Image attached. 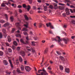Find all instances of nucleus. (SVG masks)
Here are the masks:
<instances>
[{"label":"nucleus","mask_w":75,"mask_h":75,"mask_svg":"<svg viewBox=\"0 0 75 75\" xmlns=\"http://www.w3.org/2000/svg\"><path fill=\"white\" fill-rule=\"evenodd\" d=\"M25 18L26 20H28V18L27 17V16L26 15H24Z\"/></svg>","instance_id":"obj_26"},{"label":"nucleus","mask_w":75,"mask_h":75,"mask_svg":"<svg viewBox=\"0 0 75 75\" xmlns=\"http://www.w3.org/2000/svg\"><path fill=\"white\" fill-rule=\"evenodd\" d=\"M3 55V52L2 51H0V56H2Z\"/></svg>","instance_id":"obj_40"},{"label":"nucleus","mask_w":75,"mask_h":75,"mask_svg":"<svg viewBox=\"0 0 75 75\" xmlns=\"http://www.w3.org/2000/svg\"><path fill=\"white\" fill-rule=\"evenodd\" d=\"M18 8H22V6L21 5H19L18 6Z\"/></svg>","instance_id":"obj_53"},{"label":"nucleus","mask_w":75,"mask_h":75,"mask_svg":"<svg viewBox=\"0 0 75 75\" xmlns=\"http://www.w3.org/2000/svg\"><path fill=\"white\" fill-rule=\"evenodd\" d=\"M20 49V48L19 47H18L16 49L17 50H19Z\"/></svg>","instance_id":"obj_59"},{"label":"nucleus","mask_w":75,"mask_h":75,"mask_svg":"<svg viewBox=\"0 0 75 75\" xmlns=\"http://www.w3.org/2000/svg\"><path fill=\"white\" fill-rule=\"evenodd\" d=\"M15 31V29L14 28H13L12 30V33H13L14 31Z\"/></svg>","instance_id":"obj_48"},{"label":"nucleus","mask_w":75,"mask_h":75,"mask_svg":"<svg viewBox=\"0 0 75 75\" xmlns=\"http://www.w3.org/2000/svg\"><path fill=\"white\" fill-rule=\"evenodd\" d=\"M33 48L32 47H30L28 46H26V48L27 50H28V51H31V50H32V48Z\"/></svg>","instance_id":"obj_9"},{"label":"nucleus","mask_w":75,"mask_h":75,"mask_svg":"<svg viewBox=\"0 0 75 75\" xmlns=\"http://www.w3.org/2000/svg\"><path fill=\"white\" fill-rule=\"evenodd\" d=\"M3 32L4 33H5V34H6V29H4L2 30Z\"/></svg>","instance_id":"obj_50"},{"label":"nucleus","mask_w":75,"mask_h":75,"mask_svg":"<svg viewBox=\"0 0 75 75\" xmlns=\"http://www.w3.org/2000/svg\"><path fill=\"white\" fill-rule=\"evenodd\" d=\"M63 41H64V42L66 44H67L68 42L69 41V39L67 38L66 39H63Z\"/></svg>","instance_id":"obj_7"},{"label":"nucleus","mask_w":75,"mask_h":75,"mask_svg":"<svg viewBox=\"0 0 75 75\" xmlns=\"http://www.w3.org/2000/svg\"><path fill=\"white\" fill-rule=\"evenodd\" d=\"M38 72L40 74H38L37 73H36V75H48V73L44 69V68H43L42 69H40L38 70Z\"/></svg>","instance_id":"obj_1"},{"label":"nucleus","mask_w":75,"mask_h":75,"mask_svg":"<svg viewBox=\"0 0 75 75\" xmlns=\"http://www.w3.org/2000/svg\"><path fill=\"white\" fill-rule=\"evenodd\" d=\"M28 0L30 4H31L32 3V0Z\"/></svg>","instance_id":"obj_52"},{"label":"nucleus","mask_w":75,"mask_h":75,"mask_svg":"<svg viewBox=\"0 0 75 75\" xmlns=\"http://www.w3.org/2000/svg\"><path fill=\"white\" fill-rule=\"evenodd\" d=\"M19 61L21 62H23V59H22V58H21V56H20L19 57Z\"/></svg>","instance_id":"obj_16"},{"label":"nucleus","mask_w":75,"mask_h":75,"mask_svg":"<svg viewBox=\"0 0 75 75\" xmlns=\"http://www.w3.org/2000/svg\"><path fill=\"white\" fill-rule=\"evenodd\" d=\"M48 69H49V70H51V69H52L50 66H49L48 67Z\"/></svg>","instance_id":"obj_54"},{"label":"nucleus","mask_w":75,"mask_h":75,"mask_svg":"<svg viewBox=\"0 0 75 75\" xmlns=\"http://www.w3.org/2000/svg\"><path fill=\"white\" fill-rule=\"evenodd\" d=\"M70 7L71 8H75V7L73 5H71Z\"/></svg>","instance_id":"obj_56"},{"label":"nucleus","mask_w":75,"mask_h":75,"mask_svg":"<svg viewBox=\"0 0 75 75\" xmlns=\"http://www.w3.org/2000/svg\"><path fill=\"white\" fill-rule=\"evenodd\" d=\"M64 28H67V25H64L63 26Z\"/></svg>","instance_id":"obj_64"},{"label":"nucleus","mask_w":75,"mask_h":75,"mask_svg":"<svg viewBox=\"0 0 75 75\" xmlns=\"http://www.w3.org/2000/svg\"><path fill=\"white\" fill-rule=\"evenodd\" d=\"M13 44H14V45H16V46L17 45V42L16 41H14L13 42Z\"/></svg>","instance_id":"obj_36"},{"label":"nucleus","mask_w":75,"mask_h":75,"mask_svg":"<svg viewBox=\"0 0 75 75\" xmlns=\"http://www.w3.org/2000/svg\"><path fill=\"white\" fill-rule=\"evenodd\" d=\"M42 42L43 43V44H44L45 42V40H42Z\"/></svg>","instance_id":"obj_57"},{"label":"nucleus","mask_w":75,"mask_h":75,"mask_svg":"<svg viewBox=\"0 0 75 75\" xmlns=\"http://www.w3.org/2000/svg\"><path fill=\"white\" fill-rule=\"evenodd\" d=\"M59 68L60 70H61V71H62V70H63V69H64V67H62V66L61 65H60Z\"/></svg>","instance_id":"obj_24"},{"label":"nucleus","mask_w":75,"mask_h":75,"mask_svg":"<svg viewBox=\"0 0 75 75\" xmlns=\"http://www.w3.org/2000/svg\"><path fill=\"white\" fill-rule=\"evenodd\" d=\"M21 70L22 71H24V66L22 65L21 66Z\"/></svg>","instance_id":"obj_22"},{"label":"nucleus","mask_w":75,"mask_h":75,"mask_svg":"<svg viewBox=\"0 0 75 75\" xmlns=\"http://www.w3.org/2000/svg\"><path fill=\"white\" fill-rule=\"evenodd\" d=\"M52 41H58V42H60L62 40L60 37L59 36H57L55 38H52Z\"/></svg>","instance_id":"obj_2"},{"label":"nucleus","mask_w":75,"mask_h":75,"mask_svg":"<svg viewBox=\"0 0 75 75\" xmlns=\"http://www.w3.org/2000/svg\"><path fill=\"white\" fill-rule=\"evenodd\" d=\"M23 31H28V30H27V29L26 28H24L23 29Z\"/></svg>","instance_id":"obj_42"},{"label":"nucleus","mask_w":75,"mask_h":75,"mask_svg":"<svg viewBox=\"0 0 75 75\" xmlns=\"http://www.w3.org/2000/svg\"><path fill=\"white\" fill-rule=\"evenodd\" d=\"M6 74H7L8 75H10V74H11V72H6Z\"/></svg>","instance_id":"obj_60"},{"label":"nucleus","mask_w":75,"mask_h":75,"mask_svg":"<svg viewBox=\"0 0 75 75\" xmlns=\"http://www.w3.org/2000/svg\"><path fill=\"white\" fill-rule=\"evenodd\" d=\"M49 33H50V34H51L53 35L54 34V33H53V32H52V31L50 30L49 31Z\"/></svg>","instance_id":"obj_27"},{"label":"nucleus","mask_w":75,"mask_h":75,"mask_svg":"<svg viewBox=\"0 0 75 75\" xmlns=\"http://www.w3.org/2000/svg\"><path fill=\"white\" fill-rule=\"evenodd\" d=\"M17 71L18 72V73H19V74H21L22 73L20 71V69H18L17 70Z\"/></svg>","instance_id":"obj_29"},{"label":"nucleus","mask_w":75,"mask_h":75,"mask_svg":"<svg viewBox=\"0 0 75 75\" xmlns=\"http://www.w3.org/2000/svg\"><path fill=\"white\" fill-rule=\"evenodd\" d=\"M66 14L67 15H69V14H70V13L69 11V9H68V8H66Z\"/></svg>","instance_id":"obj_8"},{"label":"nucleus","mask_w":75,"mask_h":75,"mask_svg":"<svg viewBox=\"0 0 75 75\" xmlns=\"http://www.w3.org/2000/svg\"><path fill=\"white\" fill-rule=\"evenodd\" d=\"M33 9H34V10H35V9H36V8H36V7L35 6H33Z\"/></svg>","instance_id":"obj_63"},{"label":"nucleus","mask_w":75,"mask_h":75,"mask_svg":"<svg viewBox=\"0 0 75 75\" xmlns=\"http://www.w3.org/2000/svg\"><path fill=\"white\" fill-rule=\"evenodd\" d=\"M65 71L67 73H69V69L68 68H65Z\"/></svg>","instance_id":"obj_11"},{"label":"nucleus","mask_w":75,"mask_h":75,"mask_svg":"<svg viewBox=\"0 0 75 75\" xmlns=\"http://www.w3.org/2000/svg\"><path fill=\"white\" fill-rule=\"evenodd\" d=\"M12 48L13 50H15L16 48V47L14 46H13L12 47Z\"/></svg>","instance_id":"obj_46"},{"label":"nucleus","mask_w":75,"mask_h":75,"mask_svg":"<svg viewBox=\"0 0 75 75\" xmlns=\"http://www.w3.org/2000/svg\"><path fill=\"white\" fill-rule=\"evenodd\" d=\"M32 52L33 53H34L35 52V50H34V48H33L32 49Z\"/></svg>","instance_id":"obj_33"},{"label":"nucleus","mask_w":75,"mask_h":75,"mask_svg":"<svg viewBox=\"0 0 75 75\" xmlns=\"http://www.w3.org/2000/svg\"><path fill=\"white\" fill-rule=\"evenodd\" d=\"M46 25L47 27H48L49 26H50V28H51L52 29H54V26L52 25H51V23H47Z\"/></svg>","instance_id":"obj_3"},{"label":"nucleus","mask_w":75,"mask_h":75,"mask_svg":"<svg viewBox=\"0 0 75 75\" xmlns=\"http://www.w3.org/2000/svg\"><path fill=\"white\" fill-rule=\"evenodd\" d=\"M35 42H32V45H33L34 46H35Z\"/></svg>","instance_id":"obj_35"},{"label":"nucleus","mask_w":75,"mask_h":75,"mask_svg":"<svg viewBox=\"0 0 75 75\" xmlns=\"http://www.w3.org/2000/svg\"><path fill=\"white\" fill-rule=\"evenodd\" d=\"M16 35L17 37H20V38H21V35L19 34H16Z\"/></svg>","instance_id":"obj_31"},{"label":"nucleus","mask_w":75,"mask_h":75,"mask_svg":"<svg viewBox=\"0 0 75 75\" xmlns=\"http://www.w3.org/2000/svg\"><path fill=\"white\" fill-rule=\"evenodd\" d=\"M6 46H8V47L9 46V45L8 43H6Z\"/></svg>","instance_id":"obj_55"},{"label":"nucleus","mask_w":75,"mask_h":75,"mask_svg":"<svg viewBox=\"0 0 75 75\" xmlns=\"http://www.w3.org/2000/svg\"><path fill=\"white\" fill-rule=\"evenodd\" d=\"M8 51L9 52H12V50L10 48H8Z\"/></svg>","instance_id":"obj_32"},{"label":"nucleus","mask_w":75,"mask_h":75,"mask_svg":"<svg viewBox=\"0 0 75 75\" xmlns=\"http://www.w3.org/2000/svg\"><path fill=\"white\" fill-rule=\"evenodd\" d=\"M49 8H51V9H52V8H54V7H53L52 5H51L50 6Z\"/></svg>","instance_id":"obj_37"},{"label":"nucleus","mask_w":75,"mask_h":75,"mask_svg":"<svg viewBox=\"0 0 75 75\" xmlns=\"http://www.w3.org/2000/svg\"><path fill=\"white\" fill-rule=\"evenodd\" d=\"M3 37V35L1 33H0V38H1Z\"/></svg>","instance_id":"obj_44"},{"label":"nucleus","mask_w":75,"mask_h":75,"mask_svg":"<svg viewBox=\"0 0 75 75\" xmlns=\"http://www.w3.org/2000/svg\"><path fill=\"white\" fill-rule=\"evenodd\" d=\"M57 54L58 55H62V53L59 52H57Z\"/></svg>","instance_id":"obj_30"},{"label":"nucleus","mask_w":75,"mask_h":75,"mask_svg":"<svg viewBox=\"0 0 75 75\" xmlns=\"http://www.w3.org/2000/svg\"><path fill=\"white\" fill-rule=\"evenodd\" d=\"M28 40H27L25 41V42H24V44H28Z\"/></svg>","instance_id":"obj_38"},{"label":"nucleus","mask_w":75,"mask_h":75,"mask_svg":"<svg viewBox=\"0 0 75 75\" xmlns=\"http://www.w3.org/2000/svg\"><path fill=\"white\" fill-rule=\"evenodd\" d=\"M65 1V3H71V1L70 0H64Z\"/></svg>","instance_id":"obj_20"},{"label":"nucleus","mask_w":75,"mask_h":75,"mask_svg":"<svg viewBox=\"0 0 75 75\" xmlns=\"http://www.w3.org/2000/svg\"><path fill=\"white\" fill-rule=\"evenodd\" d=\"M59 5H60V6H65V4H62V3H59Z\"/></svg>","instance_id":"obj_49"},{"label":"nucleus","mask_w":75,"mask_h":75,"mask_svg":"<svg viewBox=\"0 0 75 75\" xmlns=\"http://www.w3.org/2000/svg\"><path fill=\"white\" fill-rule=\"evenodd\" d=\"M9 24H10V23L7 22L5 23V24H4V27H7V26L9 25Z\"/></svg>","instance_id":"obj_15"},{"label":"nucleus","mask_w":75,"mask_h":75,"mask_svg":"<svg viewBox=\"0 0 75 75\" xmlns=\"http://www.w3.org/2000/svg\"><path fill=\"white\" fill-rule=\"evenodd\" d=\"M23 34H24V35H27V33L25 32H24L23 33Z\"/></svg>","instance_id":"obj_51"},{"label":"nucleus","mask_w":75,"mask_h":75,"mask_svg":"<svg viewBox=\"0 0 75 75\" xmlns=\"http://www.w3.org/2000/svg\"><path fill=\"white\" fill-rule=\"evenodd\" d=\"M23 8H25L26 7H27V6H26V5H25V4H23Z\"/></svg>","instance_id":"obj_43"},{"label":"nucleus","mask_w":75,"mask_h":75,"mask_svg":"<svg viewBox=\"0 0 75 75\" xmlns=\"http://www.w3.org/2000/svg\"><path fill=\"white\" fill-rule=\"evenodd\" d=\"M48 51V49L47 48L44 51V54H46Z\"/></svg>","instance_id":"obj_17"},{"label":"nucleus","mask_w":75,"mask_h":75,"mask_svg":"<svg viewBox=\"0 0 75 75\" xmlns=\"http://www.w3.org/2000/svg\"><path fill=\"white\" fill-rule=\"evenodd\" d=\"M4 63L5 65H8V62L6 60H4Z\"/></svg>","instance_id":"obj_13"},{"label":"nucleus","mask_w":75,"mask_h":75,"mask_svg":"<svg viewBox=\"0 0 75 75\" xmlns=\"http://www.w3.org/2000/svg\"><path fill=\"white\" fill-rule=\"evenodd\" d=\"M7 2H6L5 3H3L1 5V6L2 7H5V4H6V3Z\"/></svg>","instance_id":"obj_39"},{"label":"nucleus","mask_w":75,"mask_h":75,"mask_svg":"<svg viewBox=\"0 0 75 75\" xmlns=\"http://www.w3.org/2000/svg\"><path fill=\"white\" fill-rule=\"evenodd\" d=\"M28 8H27V10L28 11H29V10H30V9L31 7H30V6L29 5H28Z\"/></svg>","instance_id":"obj_41"},{"label":"nucleus","mask_w":75,"mask_h":75,"mask_svg":"<svg viewBox=\"0 0 75 75\" xmlns=\"http://www.w3.org/2000/svg\"><path fill=\"white\" fill-rule=\"evenodd\" d=\"M59 8L60 10H64V6H59Z\"/></svg>","instance_id":"obj_25"},{"label":"nucleus","mask_w":75,"mask_h":75,"mask_svg":"<svg viewBox=\"0 0 75 75\" xmlns=\"http://www.w3.org/2000/svg\"><path fill=\"white\" fill-rule=\"evenodd\" d=\"M0 22H1V23H4V20H1L0 21Z\"/></svg>","instance_id":"obj_62"},{"label":"nucleus","mask_w":75,"mask_h":75,"mask_svg":"<svg viewBox=\"0 0 75 75\" xmlns=\"http://www.w3.org/2000/svg\"><path fill=\"white\" fill-rule=\"evenodd\" d=\"M20 42H21V43H23V44H24V40H23V39H21L20 40Z\"/></svg>","instance_id":"obj_23"},{"label":"nucleus","mask_w":75,"mask_h":75,"mask_svg":"<svg viewBox=\"0 0 75 75\" xmlns=\"http://www.w3.org/2000/svg\"><path fill=\"white\" fill-rule=\"evenodd\" d=\"M19 11L20 13H22V10H21V9H19Z\"/></svg>","instance_id":"obj_58"},{"label":"nucleus","mask_w":75,"mask_h":75,"mask_svg":"<svg viewBox=\"0 0 75 75\" xmlns=\"http://www.w3.org/2000/svg\"><path fill=\"white\" fill-rule=\"evenodd\" d=\"M59 58L62 60V61H65V59H64V58L62 56H60Z\"/></svg>","instance_id":"obj_21"},{"label":"nucleus","mask_w":75,"mask_h":75,"mask_svg":"<svg viewBox=\"0 0 75 75\" xmlns=\"http://www.w3.org/2000/svg\"><path fill=\"white\" fill-rule=\"evenodd\" d=\"M71 22L72 24H75V21L74 20H72L71 21Z\"/></svg>","instance_id":"obj_45"},{"label":"nucleus","mask_w":75,"mask_h":75,"mask_svg":"<svg viewBox=\"0 0 75 75\" xmlns=\"http://www.w3.org/2000/svg\"><path fill=\"white\" fill-rule=\"evenodd\" d=\"M21 54L23 57H24L25 55V53L23 51H21L20 52Z\"/></svg>","instance_id":"obj_10"},{"label":"nucleus","mask_w":75,"mask_h":75,"mask_svg":"<svg viewBox=\"0 0 75 75\" xmlns=\"http://www.w3.org/2000/svg\"><path fill=\"white\" fill-rule=\"evenodd\" d=\"M25 69L26 71L30 72L31 71V68L28 66H26L25 67Z\"/></svg>","instance_id":"obj_4"},{"label":"nucleus","mask_w":75,"mask_h":75,"mask_svg":"<svg viewBox=\"0 0 75 75\" xmlns=\"http://www.w3.org/2000/svg\"><path fill=\"white\" fill-rule=\"evenodd\" d=\"M54 9H57V4H56L54 3Z\"/></svg>","instance_id":"obj_18"},{"label":"nucleus","mask_w":75,"mask_h":75,"mask_svg":"<svg viewBox=\"0 0 75 75\" xmlns=\"http://www.w3.org/2000/svg\"><path fill=\"white\" fill-rule=\"evenodd\" d=\"M9 62L10 64V65L11 66V68H13V64H12V63L11 62V60H9Z\"/></svg>","instance_id":"obj_12"},{"label":"nucleus","mask_w":75,"mask_h":75,"mask_svg":"<svg viewBox=\"0 0 75 75\" xmlns=\"http://www.w3.org/2000/svg\"><path fill=\"white\" fill-rule=\"evenodd\" d=\"M28 23L26 22V24L24 25V26L26 27V28H28Z\"/></svg>","instance_id":"obj_19"},{"label":"nucleus","mask_w":75,"mask_h":75,"mask_svg":"<svg viewBox=\"0 0 75 75\" xmlns=\"http://www.w3.org/2000/svg\"><path fill=\"white\" fill-rule=\"evenodd\" d=\"M5 16L6 19V20H8V16H7V14H5Z\"/></svg>","instance_id":"obj_34"},{"label":"nucleus","mask_w":75,"mask_h":75,"mask_svg":"<svg viewBox=\"0 0 75 75\" xmlns=\"http://www.w3.org/2000/svg\"><path fill=\"white\" fill-rule=\"evenodd\" d=\"M10 1H11V2H12L13 3H15L16 2L15 1H13V0H9V1L8 2V3H6L5 4H6L7 5H8V4H11L10 3Z\"/></svg>","instance_id":"obj_5"},{"label":"nucleus","mask_w":75,"mask_h":75,"mask_svg":"<svg viewBox=\"0 0 75 75\" xmlns=\"http://www.w3.org/2000/svg\"><path fill=\"white\" fill-rule=\"evenodd\" d=\"M8 38V42H11V38H10V37L9 36H8L7 37Z\"/></svg>","instance_id":"obj_14"},{"label":"nucleus","mask_w":75,"mask_h":75,"mask_svg":"<svg viewBox=\"0 0 75 75\" xmlns=\"http://www.w3.org/2000/svg\"><path fill=\"white\" fill-rule=\"evenodd\" d=\"M10 19L11 21H13V17L12 16H11L10 17Z\"/></svg>","instance_id":"obj_47"},{"label":"nucleus","mask_w":75,"mask_h":75,"mask_svg":"<svg viewBox=\"0 0 75 75\" xmlns=\"http://www.w3.org/2000/svg\"><path fill=\"white\" fill-rule=\"evenodd\" d=\"M34 40H38V38L37 37H35L34 38Z\"/></svg>","instance_id":"obj_61"},{"label":"nucleus","mask_w":75,"mask_h":75,"mask_svg":"<svg viewBox=\"0 0 75 75\" xmlns=\"http://www.w3.org/2000/svg\"><path fill=\"white\" fill-rule=\"evenodd\" d=\"M44 7L45 11H47V10H48V9H47V6H45Z\"/></svg>","instance_id":"obj_28"},{"label":"nucleus","mask_w":75,"mask_h":75,"mask_svg":"<svg viewBox=\"0 0 75 75\" xmlns=\"http://www.w3.org/2000/svg\"><path fill=\"white\" fill-rule=\"evenodd\" d=\"M16 26L18 28L19 30H21V28L20 27V23H16Z\"/></svg>","instance_id":"obj_6"}]
</instances>
